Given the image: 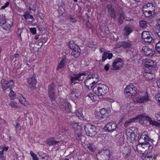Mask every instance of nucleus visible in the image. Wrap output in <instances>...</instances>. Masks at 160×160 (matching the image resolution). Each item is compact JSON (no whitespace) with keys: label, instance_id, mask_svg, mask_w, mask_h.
<instances>
[{"label":"nucleus","instance_id":"423d86ee","mask_svg":"<svg viewBox=\"0 0 160 160\" xmlns=\"http://www.w3.org/2000/svg\"><path fill=\"white\" fill-rule=\"evenodd\" d=\"M59 105L60 109L67 113L71 112V106L67 100L62 98H59Z\"/></svg>","mask_w":160,"mask_h":160},{"label":"nucleus","instance_id":"5701e85b","mask_svg":"<svg viewBox=\"0 0 160 160\" xmlns=\"http://www.w3.org/2000/svg\"><path fill=\"white\" fill-rule=\"evenodd\" d=\"M79 94V92L78 90L76 89H72L70 91L69 97L71 99H75L78 97Z\"/></svg>","mask_w":160,"mask_h":160},{"label":"nucleus","instance_id":"4d7b16f0","mask_svg":"<svg viewBox=\"0 0 160 160\" xmlns=\"http://www.w3.org/2000/svg\"><path fill=\"white\" fill-rule=\"evenodd\" d=\"M156 100L160 104V92L156 95Z\"/></svg>","mask_w":160,"mask_h":160},{"label":"nucleus","instance_id":"1a4fd4ad","mask_svg":"<svg viewBox=\"0 0 160 160\" xmlns=\"http://www.w3.org/2000/svg\"><path fill=\"white\" fill-rule=\"evenodd\" d=\"M0 21V26L5 30H9L13 25L12 21L6 20L4 16L1 18Z\"/></svg>","mask_w":160,"mask_h":160},{"label":"nucleus","instance_id":"7c9ffc66","mask_svg":"<svg viewBox=\"0 0 160 160\" xmlns=\"http://www.w3.org/2000/svg\"><path fill=\"white\" fill-rule=\"evenodd\" d=\"M147 121L149 122V124L152 126H160V123L155 121L153 119H152L149 117H148L147 119Z\"/></svg>","mask_w":160,"mask_h":160},{"label":"nucleus","instance_id":"052dcab7","mask_svg":"<svg viewBox=\"0 0 160 160\" xmlns=\"http://www.w3.org/2000/svg\"><path fill=\"white\" fill-rule=\"evenodd\" d=\"M146 11H147L149 15H150L151 17H152V16L155 13V12H153L151 11V10H148L147 9H146Z\"/></svg>","mask_w":160,"mask_h":160},{"label":"nucleus","instance_id":"4c0bfd02","mask_svg":"<svg viewBox=\"0 0 160 160\" xmlns=\"http://www.w3.org/2000/svg\"><path fill=\"white\" fill-rule=\"evenodd\" d=\"M68 46L69 48L72 50L75 49V48H76V46H78L77 45H76L73 41L69 42Z\"/></svg>","mask_w":160,"mask_h":160},{"label":"nucleus","instance_id":"4be33fe9","mask_svg":"<svg viewBox=\"0 0 160 160\" xmlns=\"http://www.w3.org/2000/svg\"><path fill=\"white\" fill-rule=\"evenodd\" d=\"M122 153L125 158H127L130 156L131 154V148L129 146L124 147L122 151Z\"/></svg>","mask_w":160,"mask_h":160},{"label":"nucleus","instance_id":"49530a36","mask_svg":"<svg viewBox=\"0 0 160 160\" xmlns=\"http://www.w3.org/2000/svg\"><path fill=\"white\" fill-rule=\"evenodd\" d=\"M9 105L12 108H17L18 107L17 103L14 101L11 102L9 103Z\"/></svg>","mask_w":160,"mask_h":160},{"label":"nucleus","instance_id":"e433bc0d","mask_svg":"<svg viewBox=\"0 0 160 160\" xmlns=\"http://www.w3.org/2000/svg\"><path fill=\"white\" fill-rule=\"evenodd\" d=\"M136 122V120H135V117L127 120L124 123V125L125 127H127L128 126L129 124L131 122Z\"/></svg>","mask_w":160,"mask_h":160},{"label":"nucleus","instance_id":"c756f323","mask_svg":"<svg viewBox=\"0 0 160 160\" xmlns=\"http://www.w3.org/2000/svg\"><path fill=\"white\" fill-rule=\"evenodd\" d=\"M157 156V154H154L153 155H144L142 156L143 160H155Z\"/></svg>","mask_w":160,"mask_h":160},{"label":"nucleus","instance_id":"0eeeda50","mask_svg":"<svg viewBox=\"0 0 160 160\" xmlns=\"http://www.w3.org/2000/svg\"><path fill=\"white\" fill-rule=\"evenodd\" d=\"M111 156L108 149L101 150L97 153L96 157L98 160H108Z\"/></svg>","mask_w":160,"mask_h":160},{"label":"nucleus","instance_id":"ea45409f","mask_svg":"<svg viewBox=\"0 0 160 160\" xmlns=\"http://www.w3.org/2000/svg\"><path fill=\"white\" fill-rule=\"evenodd\" d=\"M16 93L13 91L11 90L9 94V96L10 98L12 100L15 99L16 97Z\"/></svg>","mask_w":160,"mask_h":160},{"label":"nucleus","instance_id":"09e8293b","mask_svg":"<svg viewBox=\"0 0 160 160\" xmlns=\"http://www.w3.org/2000/svg\"><path fill=\"white\" fill-rule=\"evenodd\" d=\"M155 48L156 51L160 53V41L158 42L156 44Z\"/></svg>","mask_w":160,"mask_h":160},{"label":"nucleus","instance_id":"bb28decb","mask_svg":"<svg viewBox=\"0 0 160 160\" xmlns=\"http://www.w3.org/2000/svg\"><path fill=\"white\" fill-rule=\"evenodd\" d=\"M18 96L19 97H17V98H18L19 102L21 104L27 107H28L29 105L25 98L21 94H18Z\"/></svg>","mask_w":160,"mask_h":160},{"label":"nucleus","instance_id":"f704fd0d","mask_svg":"<svg viewBox=\"0 0 160 160\" xmlns=\"http://www.w3.org/2000/svg\"><path fill=\"white\" fill-rule=\"evenodd\" d=\"M126 135L127 136V138L128 140H133L134 138L135 135L133 133L126 131Z\"/></svg>","mask_w":160,"mask_h":160},{"label":"nucleus","instance_id":"0e129e2a","mask_svg":"<svg viewBox=\"0 0 160 160\" xmlns=\"http://www.w3.org/2000/svg\"><path fill=\"white\" fill-rule=\"evenodd\" d=\"M81 135L80 133H77L75 134V137L77 139H79V138L81 136Z\"/></svg>","mask_w":160,"mask_h":160},{"label":"nucleus","instance_id":"680f3d73","mask_svg":"<svg viewBox=\"0 0 160 160\" xmlns=\"http://www.w3.org/2000/svg\"><path fill=\"white\" fill-rule=\"evenodd\" d=\"M118 143L120 145L122 146L124 144L123 138H120V141L118 142Z\"/></svg>","mask_w":160,"mask_h":160},{"label":"nucleus","instance_id":"c9c22d12","mask_svg":"<svg viewBox=\"0 0 160 160\" xmlns=\"http://www.w3.org/2000/svg\"><path fill=\"white\" fill-rule=\"evenodd\" d=\"M87 148L90 151L92 152L95 151L96 150L95 147L92 143H88L87 144Z\"/></svg>","mask_w":160,"mask_h":160},{"label":"nucleus","instance_id":"2eb2a0df","mask_svg":"<svg viewBox=\"0 0 160 160\" xmlns=\"http://www.w3.org/2000/svg\"><path fill=\"white\" fill-rule=\"evenodd\" d=\"M123 65L122 60L120 58L116 59L112 63L113 69L114 70H118Z\"/></svg>","mask_w":160,"mask_h":160},{"label":"nucleus","instance_id":"2f4dec72","mask_svg":"<svg viewBox=\"0 0 160 160\" xmlns=\"http://www.w3.org/2000/svg\"><path fill=\"white\" fill-rule=\"evenodd\" d=\"M118 45L120 47L124 48H130L131 46V43L130 42H118Z\"/></svg>","mask_w":160,"mask_h":160},{"label":"nucleus","instance_id":"4468645a","mask_svg":"<svg viewBox=\"0 0 160 160\" xmlns=\"http://www.w3.org/2000/svg\"><path fill=\"white\" fill-rule=\"evenodd\" d=\"M142 39L146 43H150L153 42V38L148 31H143L142 33Z\"/></svg>","mask_w":160,"mask_h":160},{"label":"nucleus","instance_id":"f257e3e1","mask_svg":"<svg viewBox=\"0 0 160 160\" xmlns=\"http://www.w3.org/2000/svg\"><path fill=\"white\" fill-rule=\"evenodd\" d=\"M151 140L149 137L148 132L146 131L143 132L138 140V144L133 147L135 152L140 154L150 153L152 149V146L148 142Z\"/></svg>","mask_w":160,"mask_h":160},{"label":"nucleus","instance_id":"20e7f679","mask_svg":"<svg viewBox=\"0 0 160 160\" xmlns=\"http://www.w3.org/2000/svg\"><path fill=\"white\" fill-rule=\"evenodd\" d=\"M98 78L99 76L97 74L89 75L84 82L85 86L88 88L90 86L92 88L94 84L99 81Z\"/></svg>","mask_w":160,"mask_h":160},{"label":"nucleus","instance_id":"79ce46f5","mask_svg":"<svg viewBox=\"0 0 160 160\" xmlns=\"http://www.w3.org/2000/svg\"><path fill=\"white\" fill-rule=\"evenodd\" d=\"M155 36L160 38V27H157L155 29Z\"/></svg>","mask_w":160,"mask_h":160},{"label":"nucleus","instance_id":"6e6552de","mask_svg":"<svg viewBox=\"0 0 160 160\" xmlns=\"http://www.w3.org/2000/svg\"><path fill=\"white\" fill-rule=\"evenodd\" d=\"M137 89L133 85L130 84L127 86L124 90V94L127 98H131L137 94Z\"/></svg>","mask_w":160,"mask_h":160},{"label":"nucleus","instance_id":"603ef678","mask_svg":"<svg viewBox=\"0 0 160 160\" xmlns=\"http://www.w3.org/2000/svg\"><path fill=\"white\" fill-rule=\"evenodd\" d=\"M16 131L20 130L21 128V125L18 123H16L15 126H14Z\"/></svg>","mask_w":160,"mask_h":160},{"label":"nucleus","instance_id":"de8ad7c7","mask_svg":"<svg viewBox=\"0 0 160 160\" xmlns=\"http://www.w3.org/2000/svg\"><path fill=\"white\" fill-rule=\"evenodd\" d=\"M137 130V129H136L135 127H130L127 130V131H128L130 132L133 133H134L135 131Z\"/></svg>","mask_w":160,"mask_h":160},{"label":"nucleus","instance_id":"7ed1b4c3","mask_svg":"<svg viewBox=\"0 0 160 160\" xmlns=\"http://www.w3.org/2000/svg\"><path fill=\"white\" fill-rule=\"evenodd\" d=\"M111 113L110 109L109 107L103 108L99 111L95 112V117L98 119H102L108 118Z\"/></svg>","mask_w":160,"mask_h":160},{"label":"nucleus","instance_id":"a19ab883","mask_svg":"<svg viewBox=\"0 0 160 160\" xmlns=\"http://www.w3.org/2000/svg\"><path fill=\"white\" fill-rule=\"evenodd\" d=\"M8 148V147L3 146H0V154H4V151H7Z\"/></svg>","mask_w":160,"mask_h":160},{"label":"nucleus","instance_id":"dca6fc26","mask_svg":"<svg viewBox=\"0 0 160 160\" xmlns=\"http://www.w3.org/2000/svg\"><path fill=\"white\" fill-rule=\"evenodd\" d=\"M156 65V63L150 59L146 60V62L145 63V66L146 68V70L148 71H153L155 69V67Z\"/></svg>","mask_w":160,"mask_h":160},{"label":"nucleus","instance_id":"a878e982","mask_svg":"<svg viewBox=\"0 0 160 160\" xmlns=\"http://www.w3.org/2000/svg\"><path fill=\"white\" fill-rule=\"evenodd\" d=\"M108 8V14L109 16H110L111 18L114 19L116 16V13L114 10L113 8L110 5L107 6Z\"/></svg>","mask_w":160,"mask_h":160},{"label":"nucleus","instance_id":"58836bf2","mask_svg":"<svg viewBox=\"0 0 160 160\" xmlns=\"http://www.w3.org/2000/svg\"><path fill=\"white\" fill-rule=\"evenodd\" d=\"M125 19V15L123 13H121L120 14V17L118 23L119 24H121L123 22V20Z\"/></svg>","mask_w":160,"mask_h":160},{"label":"nucleus","instance_id":"338daca9","mask_svg":"<svg viewBox=\"0 0 160 160\" xmlns=\"http://www.w3.org/2000/svg\"><path fill=\"white\" fill-rule=\"evenodd\" d=\"M76 114L77 116L80 118L82 117V113H81L77 111L76 112Z\"/></svg>","mask_w":160,"mask_h":160},{"label":"nucleus","instance_id":"c03bdc74","mask_svg":"<svg viewBox=\"0 0 160 160\" xmlns=\"http://www.w3.org/2000/svg\"><path fill=\"white\" fill-rule=\"evenodd\" d=\"M23 16L26 19H32L33 18V16L32 15L29 14L28 12H25Z\"/></svg>","mask_w":160,"mask_h":160},{"label":"nucleus","instance_id":"f03ea898","mask_svg":"<svg viewBox=\"0 0 160 160\" xmlns=\"http://www.w3.org/2000/svg\"><path fill=\"white\" fill-rule=\"evenodd\" d=\"M149 96L147 92H137L135 97L133 98V102L139 104L143 103L149 101Z\"/></svg>","mask_w":160,"mask_h":160},{"label":"nucleus","instance_id":"473e14b6","mask_svg":"<svg viewBox=\"0 0 160 160\" xmlns=\"http://www.w3.org/2000/svg\"><path fill=\"white\" fill-rule=\"evenodd\" d=\"M148 116H145L143 115L140 114L135 117V120H136V122H137L138 121H147V119H148Z\"/></svg>","mask_w":160,"mask_h":160},{"label":"nucleus","instance_id":"bf43d9fd","mask_svg":"<svg viewBox=\"0 0 160 160\" xmlns=\"http://www.w3.org/2000/svg\"><path fill=\"white\" fill-rule=\"evenodd\" d=\"M110 65L109 63L106 64L104 66V69L106 71H108Z\"/></svg>","mask_w":160,"mask_h":160},{"label":"nucleus","instance_id":"864d4df0","mask_svg":"<svg viewBox=\"0 0 160 160\" xmlns=\"http://www.w3.org/2000/svg\"><path fill=\"white\" fill-rule=\"evenodd\" d=\"M143 13L146 17L149 18H151L150 17V15H149V14L148 13L147 11H146V9L144 10L143 9Z\"/></svg>","mask_w":160,"mask_h":160},{"label":"nucleus","instance_id":"412c9836","mask_svg":"<svg viewBox=\"0 0 160 160\" xmlns=\"http://www.w3.org/2000/svg\"><path fill=\"white\" fill-rule=\"evenodd\" d=\"M68 60L65 57H63L60 62L58 65L56 70H58L60 69L63 68L68 62Z\"/></svg>","mask_w":160,"mask_h":160},{"label":"nucleus","instance_id":"72a5a7b5","mask_svg":"<svg viewBox=\"0 0 160 160\" xmlns=\"http://www.w3.org/2000/svg\"><path fill=\"white\" fill-rule=\"evenodd\" d=\"M71 125L75 131H80L82 129L81 126L78 123H73L71 124Z\"/></svg>","mask_w":160,"mask_h":160},{"label":"nucleus","instance_id":"393cba45","mask_svg":"<svg viewBox=\"0 0 160 160\" xmlns=\"http://www.w3.org/2000/svg\"><path fill=\"white\" fill-rule=\"evenodd\" d=\"M152 70H151L150 72H145L143 73V75L145 78L148 80H152L155 78L154 74L153 73L154 72H152Z\"/></svg>","mask_w":160,"mask_h":160},{"label":"nucleus","instance_id":"6e6d98bb","mask_svg":"<svg viewBox=\"0 0 160 160\" xmlns=\"http://www.w3.org/2000/svg\"><path fill=\"white\" fill-rule=\"evenodd\" d=\"M125 20L126 21L130 22L131 23V24H132L134 22L133 19H132L128 17H125Z\"/></svg>","mask_w":160,"mask_h":160},{"label":"nucleus","instance_id":"f3484780","mask_svg":"<svg viewBox=\"0 0 160 160\" xmlns=\"http://www.w3.org/2000/svg\"><path fill=\"white\" fill-rule=\"evenodd\" d=\"M142 50L144 54L147 56H152L155 53V52L153 49L147 46L143 47Z\"/></svg>","mask_w":160,"mask_h":160},{"label":"nucleus","instance_id":"a211bd4d","mask_svg":"<svg viewBox=\"0 0 160 160\" xmlns=\"http://www.w3.org/2000/svg\"><path fill=\"white\" fill-rule=\"evenodd\" d=\"M117 128V124L113 122L108 123L105 126L107 130L109 132H113Z\"/></svg>","mask_w":160,"mask_h":160},{"label":"nucleus","instance_id":"3c124183","mask_svg":"<svg viewBox=\"0 0 160 160\" xmlns=\"http://www.w3.org/2000/svg\"><path fill=\"white\" fill-rule=\"evenodd\" d=\"M38 153L39 154V157H41V158H40V160H48L47 158H45V155L43 153L40 152Z\"/></svg>","mask_w":160,"mask_h":160},{"label":"nucleus","instance_id":"b1692460","mask_svg":"<svg viewBox=\"0 0 160 160\" xmlns=\"http://www.w3.org/2000/svg\"><path fill=\"white\" fill-rule=\"evenodd\" d=\"M28 82L29 84V87L32 89H34L36 84V80L34 77H30L28 79Z\"/></svg>","mask_w":160,"mask_h":160},{"label":"nucleus","instance_id":"f8f14e48","mask_svg":"<svg viewBox=\"0 0 160 160\" xmlns=\"http://www.w3.org/2000/svg\"><path fill=\"white\" fill-rule=\"evenodd\" d=\"M55 85L52 83L48 87V95L49 98L52 101L55 100L56 98L55 90Z\"/></svg>","mask_w":160,"mask_h":160},{"label":"nucleus","instance_id":"13d9d810","mask_svg":"<svg viewBox=\"0 0 160 160\" xmlns=\"http://www.w3.org/2000/svg\"><path fill=\"white\" fill-rule=\"evenodd\" d=\"M31 32L33 34H35L36 33V30L34 28H30Z\"/></svg>","mask_w":160,"mask_h":160},{"label":"nucleus","instance_id":"8fccbe9b","mask_svg":"<svg viewBox=\"0 0 160 160\" xmlns=\"http://www.w3.org/2000/svg\"><path fill=\"white\" fill-rule=\"evenodd\" d=\"M108 52H104L102 57V61H104L107 58Z\"/></svg>","mask_w":160,"mask_h":160},{"label":"nucleus","instance_id":"5fc2aeb1","mask_svg":"<svg viewBox=\"0 0 160 160\" xmlns=\"http://www.w3.org/2000/svg\"><path fill=\"white\" fill-rule=\"evenodd\" d=\"M93 96V95L92 94H89L86 96V98H88V99L90 98L92 101H93L94 99Z\"/></svg>","mask_w":160,"mask_h":160},{"label":"nucleus","instance_id":"c85d7f7f","mask_svg":"<svg viewBox=\"0 0 160 160\" xmlns=\"http://www.w3.org/2000/svg\"><path fill=\"white\" fill-rule=\"evenodd\" d=\"M58 141L55 140L53 138H48L46 141V143L48 145L50 146H54L57 144Z\"/></svg>","mask_w":160,"mask_h":160},{"label":"nucleus","instance_id":"cd10ccee","mask_svg":"<svg viewBox=\"0 0 160 160\" xmlns=\"http://www.w3.org/2000/svg\"><path fill=\"white\" fill-rule=\"evenodd\" d=\"M81 50L78 46H76L75 49L72 50L71 54L75 58L78 57L80 55Z\"/></svg>","mask_w":160,"mask_h":160},{"label":"nucleus","instance_id":"e2e57ef3","mask_svg":"<svg viewBox=\"0 0 160 160\" xmlns=\"http://www.w3.org/2000/svg\"><path fill=\"white\" fill-rule=\"evenodd\" d=\"M22 32V29L18 28V29L17 33L18 36L21 35V33Z\"/></svg>","mask_w":160,"mask_h":160},{"label":"nucleus","instance_id":"39448f33","mask_svg":"<svg viewBox=\"0 0 160 160\" xmlns=\"http://www.w3.org/2000/svg\"><path fill=\"white\" fill-rule=\"evenodd\" d=\"M93 92L100 96H104L108 92V88L106 86L101 84L98 85L92 88Z\"/></svg>","mask_w":160,"mask_h":160},{"label":"nucleus","instance_id":"aec40b11","mask_svg":"<svg viewBox=\"0 0 160 160\" xmlns=\"http://www.w3.org/2000/svg\"><path fill=\"white\" fill-rule=\"evenodd\" d=\"M156 7V5L155 4L152 3H148L144 5L142 7V8L144 10L147 9L148 10H151L152 12H155Z\"/></svg>","mask_w":160,"mask_h":160},{"label":"nucleus","instance_id":"ddd939ff","mask_svg":"<svg viewBox=\"0 0 160 160\" xmlns=\"http://www.w3.org/2000/svg\"><path fill=\"white\" fill-rule=\"evenodd\" d=\"M85 73H81L78 74H73L70 76V79L72 84H74L77 81H82L83 79V77L82 78V76H83Z\"/></svg>","mask_w":160,"mask_h":160},{"label":"nucleus","instance_id":"69168bd1","mask_svg":"<svg viewBox=\"0 0 160 160\" xmlns=\"http://www.w3.org/2000/svg\"><path fill=\"white\" fill-rule=\"evenodd\" d=\"M107 100L108 102L111 103L113 102H115V100L114 99L109 98H107Z\"/></svg>","mask_w":160,"mask_h":160},{"label":"nucleus","instance_id":"37998d69","mask_svg":"<svg viewBox=\"0 0 160 160\" xmlns=\"http://www.w3.org/2000/svg\"><path fill=\"white\" fill-rule=\"evenodd\" d=\"M147 23L144 20L140 21L139 22L140 26L142 28L146 27L147 26Z\"/></svg>","mask_w":160,"mask_h":160},{"label":"nucleus","instance_id":"774afa93","mask_svg":"<svg viewBox=\"0 0 160 160\" xmlns=\"http://www.w3.org/2000/svg\"><path fill=\"white\" fill-rule=\"evenodd\" d=\"M156 117L158 120L160 121V112H158L156 115Z\"/></svg>","mask_w":160,"mask_h":160},{"label":"nucleus","instance_id":"a18cd8bd","mask_svg":"<svg viewBox=\"0 0 160 160\" xmlns=\"http://www.w3.org/2000/svg\"><path fill=\"white\" fill-rule=\"evenodd\" d=\"M30 154L32 157L33 160H39L37 155L34 153L32 151L30 152Z\"/></svg>","mask_w":160,"mask_h":160},{"label":"nucleus","instance_id":"9d476101","mask_svg":"<svg viewBox=\"0 0 160 160\" xmlns=\"http://www.w3.org/2000/svg\"><path fill=\"white\" fill-rule=\"evenodd\" d=\"M84 129L87 135L89 137L94 136L97 133L96 127L89 123L86 125Z\"/></svg>","mask_w":160,"mask_h":160},{"label":"nucleus","instance_id":"9b49d317","mask_svg":"<svg viewBox=\"0 0 160 160\" xmlns=\"http://www.w3.org/2000/svg\"><path fill=\"white\" fill-rule=\"evenodd\" d=\"M1 84L4 90H6L8 88L11 89L14 87V82L12 80L8 81L2 79L1 81Z\"/></svg>","mask_w":160,"mask_h":160},{"label":"nucleus","instance_id":"6ab92c4d","mask_svg":"<svg viewBox=\"0 0 160 160\" xmlns=\"http://www.w3.org/2000/svg\"><path fill=\"white\" fill-rule=\"evenodd\" d=\"M133 25L130 26H126L123 28L122 30V34L125 37L128 36L132 31Z\"/></svg>","mask_w":160,"mask_h":160}]
</instances>
